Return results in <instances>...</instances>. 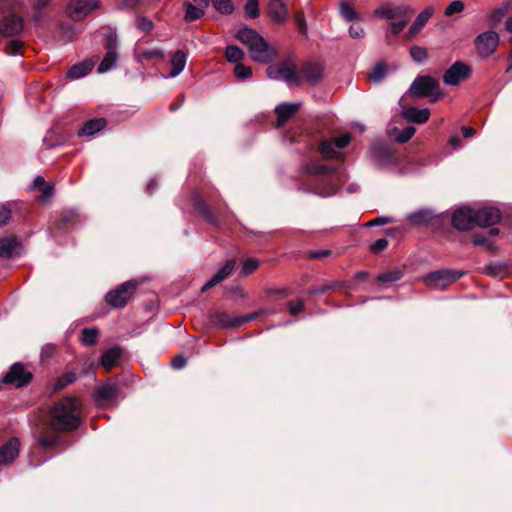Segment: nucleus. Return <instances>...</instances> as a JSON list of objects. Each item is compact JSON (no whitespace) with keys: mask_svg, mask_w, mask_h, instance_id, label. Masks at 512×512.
<instances>
[{"mask_svg":"<svg viewBox=\"0 0 512 512\" xmlns=\"http://www.w3.org/2000/svg\"><path fill=\"white\" fill-rule=\"evenodd\" d=\"M83 220V216L76 209H63L55 215L52 228L61 232H67L76 225L81 224Z\"/></svg>","mask_w":512,"mask_h":512,"instance_id":"obj_7","label":"nucleus"},{"mask_svg":"<svg viewBox=\"0 0 512 512\" xmlns=\"http://www.w3.org/2000/svg\"><path fill=\"white\" fill-rule=\"evenodd\" d=\"M118 390V385L109 380L94 391V400L100 405L110 403L116 399Z\"/></svg>","mask_w":512,"mask_h":512,"instance_id":"obj_16","label":"nucleus"},{"mask_svg":"<svg viewBox=\"0 0 512 512\" xmlns=\"http://www.w3.org/2000/svg\"><path fill=\"white\" fill-rule=\"evenodd\" d=\"M104 47L106 52H117V36L113 33H109L105 38Z\"/></svg>","mask_w":512,"mask_h":512,"instance_id":"obj_59","label":"nucleus"},{"mask_svg":"<svg viewBox=\"0 0 512 512\" xmlns=\"http://www.w3.org/2000/svg\"><path fill=\"white\" fill-rule=\"evenodd\" d=\"M76 379H77V375L74 372L69 371V372L62 374L55 380L54 386H53V391L58 392V391L64 389L68 385L73 384L76 381Z\"/></svg>","mask_w":512,"mask_h":512,"instance_id":"obj_34","label":"nucleus"},{"mask_svg":"<svg viewBox=\"0 0 512 512\" xmlns=\"http://www.w3.org/2000/svg\"><path fill=\"white\" fill-rule=\"evenodd\" d=\"M415 127L413 126H407L405 127L396 137V141L398 143H406L408 142L412 137L413 135L415 134Z\"/></svg>","mask_w":512,"mask_h":512,"instance_id":"obj_52","label":"nucleus"},{"mask_svg":"<svg viewBox=\"0 0 512 512\" xmlns=\"http://www.w3.org/2000/svg\"><path fill=\"white\" fill-rule=\"evenodd\" d=\"M386 73L387 65L384 62H379L369 74V78L374 82H380L385 78Z\"/></svg>","mask_w":512,"mask_h":512,"instance_id":"obj_45","label":"nucleus"},{"mask_svg":"<svg viewBox=\"0 0 512 512\" xmlns=\"http://www.w3.org/2000/svg\"><path fill=\"white\" fill-rule=\"evenodd\" d=\"M401 115L410 123L424 124L429 120L430 110L428 108L408 107L402 110Z\"/></svg>","mask_w":512,"mask_h":512,"instance_id":"obj_21","label":"nucleus"},{"mask_svg":"<svg viewBox=\"0 0 512 512\" xmlns=\"http://www.w3.org/2000/svg\"><path fill=\"white\" fill-rule=\"evenodd\" d=\"M105 126L106 120L104 118L90 119L78 130L77 135L79 137L93 136L97 132L101 131Z\"/></svg>","mask_w":512,"mask_h":512,"instance_id":"obj_26","label":"nucleus"},{"mask_svg":"<svg viewBox=\"0 0 512 512\" xmlns=\"http://www.w3.org/2000/svg\"><path fill=\"white\" fill-rule=\"evenodd\" d=\"M268 313H271V310H269V309H260L258 311L249 313V314L244 315V316H237L236 317V324H238V326H240V325H242L244 323L253 321L254 319L258 318L259 316H262V315H265V314H268Z\"/></svg>","mask_w":512,"mask_h":512,"instance_id":"obj_47","label":"nucleus"},{"mask_svg":"<svg viewBox=\"0 0 512 512\" xmlns=\"http://www.w3.org/2000/svg\"><path fill=\"white\" fill-rule=\"evenodd\" d=\"M183 7L185 10L184 20L186 22L196 21V20L200 19L205 14V11L203 8L197 7L188 1L183 3Z\"/></svg>","mask_w":512,"mask_h":512,"instance_id":"obj_32","label":"nucleus"},{"mask_svg":"<svg viewBox=\"0 0 512 512\" xmlns=\"http://www.w3.org/2000/svg\"><path fill=\"white\" fill-rule=\"evenodd\" d=\"M19 440L15 437L10 438L0 447V465L12 463L19 455Z\"/></svg>","mask_w":512,"mask_h":512,"instance_id":"obj_20","label":"nucleus"},{"mask_svg":"<svg viewBox=\"0 0 512 512\" xmlns=\"http://www.w3.org/2000/svg\"><path fill=\"white\" fill-rule=\"evenodd\" d=\"M287 305H288L289 313L291 315H293V316L298 315L299 313H301L305 309V306H304V303H303L302 300H299L297 302V304H295L293 301H289L287 303Z\"/></svg>","mask_w":512,"mask_h":512,"instance_id":"obj_64","label":"nucleus"},{"mask_svg":"<svg viewBox=\"0 0 512 512\" xmlns=\"http://www.w3.org/2000/svg\"><path fill=\"white\" fill-rule=\"evenodd\" d=\"M24 29V20L21 16L9 13L0 22V33L5 37H14L21 34Z\"/></svg>","mask_w":512,"mask_h":512,"instance_id":"obj_13","label":"nucleus"},{"mask_svg":"<svg viewBox=\"0 0 512 512\" xmlns=\"http://www.w3.org/2000/svg\"><path fill=\"white\" fill-rule=\"evenodd\" d=\"M142 57L147 60L162 59L164 57V52L159 48L150 49L144 51L142 53Z\"/></svg>","mask_w":512,"mask_h":512,"instance_id":"obj_62","label":"nucleus"},{"mask_svg":"<svg viewBox=\"0 0 512 512\" xmlns=\"http://www.w3.org/2000/svg\"><path fill=\"white\" fill-rule=\"evenodd\" d=\"M33 380V374L21 362L13 363L2 378V383L15 388L28 386Z\"/></svg>","mask_w":512,"mask_h":512,"instance_id":"obj_5","label":"nucleus"},{"mask_svg":"<svg viewBox=\"0 0 512 512\" xmlns=\"http://www.w3.org/2000/svg\"><path fill=\"white\" fill-rule=\"evenodd\" d=\"M246 15L249 18H256L260 15L258 0H247L244 6Z\"/></svg>","mask_w":512,"mask_h":512,"instance_id":"obj_48","label":"nucleus"},{"mask_svg":"<svg viewBox=\"0 0 512 512\" xmlns=\"http://www.w3.org/2000/svg\"><path fill=\"white\" fill-rule=\"evenodd\" d=\"M472 74L470 65L462 61L454 62L444 73L443 82L447 85H458L461 81L468 79Z\"/></svg>","mask_w":512,"mask_h":512,"instance_id":"obj_9","label":"nucleus"},{"mask_svg":"<svg viewBox=\"0 0 512 512\" xmlns=\"http://www.w3.org/2000/svg\"><path fill=\"white\" fill-rule=\"evenodd\" d=\"M283 67H284V63L280 64V65L268 66V68L266 70L268 77L271 79H276V80L280 79Z\"/></svg>","mask_w":512,"mask_h":512,"instance_id":"obj_61","label":"nucleus"},{"mask_svg":"<svg viewBox=\"0 0 512 512\" xmlns=\"http://www.w3.org/2000/svg\"><path fill=\"white\" fill-rule=\"evenodd\" d=\"M136 26L139 30L148 33L153 29L154 24L147 17H139L136 20Z\"/></svg>","mask_w":512,"mask_h":512,"instance_id":"obj_57","label":"nucleus"},{"mask_svg":"<svg viewBox=\"0 0 512 512\" xmlns=\"http://www.w3.org/2000/svg\"><path fill=\"white\" fill-rule=\"evenodd\" d=\"M508 6H502L491 11L488 16L487 22L490 28H495L506 16Z\"/></svg>","mask_w":512,"mask_h":512,"instance_id":"obj_37","label":"nucleus"},{"mask_svg":"<svg viewBox=\"0 0 512 512\" xmlns=\"http://www.w3.org/2000/svg\"><path fill=\"white\" fill-rule=\"evenodd\" d=\"M234 73L237 79L243 81L252 76V69L249 66H246L242 63H238L234 68Z\"/></svg>","mask_w":512,"mask_h":512,"instance_id":"obj_49","label":"nucleus"},{"mask_svg":"<svg viewBox=\"0 0 512 512\" xmlns=\"http://www.w3.org/2000/svg\"><path fill=\"white\" fill-rule=\"evenodd\" d=\"M499 43V34L493 30L482 32L474 39L475 49L481 58H488L493 55Z\"/></svg>","mask_w":512,"mask_h":512,"instance_id":"obj_6","label":"nucleus"},{"mask_svg":"<svg viewBox=\"0 0 512 512\" xmlns=\"http://www.w3.org/2000/svg\"><path fill=\"white\" fill-rule=\"evenodd\" d=\"M375 15L384 19L394 20V19H410L413 15V9L405 4L401 5H393L391 3H386L382 5L380 8L375 10Z\"/></svg>","mask_w":512,"mask_h":512,"instance_id":"obj_11","label":"nucleus"},{"mask_svg":"<svg viewBox=\"0 0 512 512\" xmlns=\"http://www.w3.org/2000/svg\"><path fill=\"white\" fill-rule=\"evenodd\" d=\"M319 152L325 159H342V154L337 152L333 143L328 140L320 143Z\"/></svg>","mask_w":512,"mask_h":512,"instance_id":"obj_35","label":"nucleus"},{"mask_svg":"<svg viewBox=\"0 0 512 512\" xmlns=\"http://www.w3.org/2000/svg\"><path fill=\"white\" fill-rule=\"evenodd\" d=\"M295 23L298 27V30L301 34L305 35L307 33V25L306 19L303 11H297L295 13Z\"/></svg>","mask_w":512,"mask_h":512,"instance_id":"obj_58","label":"nucleus"},{"mask_svg":"<svg viewBox=\"0 0 512 512\" xmlns=\"http://www.w3.org/2000/svg\"><path fill=\"white\" fill-rule=\"evenodd\" d=\"M225 56L229 62L238 64L244 58V52L238 46L229 45L226 47Z\"/></svg>","mask_w":512,"mask_h":512,"instance_id":"obj_42","label":"nucleus"},{"mask_svg":"<svg viewBox=\"0 0 512 512\" xmlns=\"http://www.w3.org/2000/svg\"><path fill=\"white\" fill-rule=\"evenodd\" d=\"M403 277V272L399 269L381 273L377 276V281L386 284H392Z\"/></svg>","mask_w":512,"mask_h":512,"instance_id":"obj_39","label":"nucleus"},{"mask_svg":"<svg viewBox=\"0 0 512 512\" xmlns=\"http://www.w3.org/2000/svg\"><path fill=\"white\" fill-rule=\"evenodd\" d=\"M280 79L286 81L289 84L299 85L300 83L299 72L297 73L294 67H288L285 64L281 72Z\"/></svg>","mask_w":512,"mask_h":512,"instance_id":"obj_40","label":"nucleus"},{"mask_svg":"<svg viewBox=\"0 0 512 512\" xmlns=\"http://www.w3.org/2000/svg\"><path fill=\"white\" fill-rule=\"evenodd\" d=\"M19 246L16 237H3L0 239V257L9 259L13 252Z\"/></svg>","mask_w":512,"mask_h":512,"instance_id":"obj_30","label":"nucleus"},{"mask_svg":"<svg viewBox=\"0 0 512 512\" xmlns=\"http://www.w3.org/2000/svg\"><path fill=\"white\" fill-rule=\"evenodd\" d=\"M465 274L466 272L463 270L439 269L430 272L425 277V282L430 287L442 290L463 277Z\"/></svg>","mask_w":512,"mask_h":512,"instance_id":"obj_4","label":"nucleus"},{"mask_svg":"<svg viewBox=\"0 0 512 512\" xmlns=\"http://www.w3.org/2000/svg\"><path fill=\"white\" fill-rule=\"evenodd\" d=\"M259 266V261L256 259L249 258L243 263L241 273L244 276L252 274Z\"/></svg>","mask_w":512,"mask_h":512,"instance_id":"obj_54","label":"nucleus"},{"mask_svg":"<svg viewBox=\"0 0 512 512\" xmlns=\"http://www.w3.org/2000/svg\"><path fill=\"white\" fill-rule=\"evenodd\" d=\"M300 79L303 78L311 85L318 84L323 78V68L315 62H305L299 68Z\"/></svg>","mask_w":512,"mask_h":512,"instance_id":"obj_17","label":"nucleus"},{"mask_svg":"<svg viewBox=\"0 0 512 512\" xmlns=\"http://www.w3.org/2000/svg\"><path fill=\"white\" fill-rule=\"evenodd\" d=\"M81 402L77 397L65 396L48 410L36 432L35 439L45 451L59 448L60 452L70 446L64 433L73 432L81 425Z\"/></svg>","mask_w":512,"mask_h":512,"instance_id":"obj_1","label":"nucleus"},{"mask_svg":"<svg viewBox=\"0 0 512 512\" xmlns=\"http://www.w3.org/2000/svg\"><path fill=\"white\" fill-rule=\"evenodd\" d=\"M435 9L432 6H427L423 11H421L414 22L411 24L417 30L421 32V30L425 27L429 19L433 16Z\"/></svg>","mask_w":512,"mask_h":512,"instance_id":"obj_33","label":"nucleus"},{"mask_svg":"<svg viewBox=\"0 0 512 512\" xmlns=\"http://www.w3.org/2000/svg\"><path fill=\"white\" fill-rule=\"evenodd\" d=\"M409 19H401L399 21H393L389 24V30L392 35L400 34L406 27Z\"/></svg>","mask_w":512,"mask_h":512,"instance_id":"obj_56","label":"nucleus"},{"mask_svg":"<svg viewBox=\"0 0 512 512\" xmlns=\"http://www.w3.org/2000/svg\"><path fill=\"white\" fill-rule=\"evenodd\" d=\"M306 173L317 177H329L336 173L337 168L317 161H312L304 166Z\"/></svg>","mask_w":512,"mask_h":512,"instance_id":"obj_23","label":"nucleus"},{"mask_svg":"<svg viewBox=\"0 0 512 512\" xmlns=\"http://www.w3.org/2000/svg\"><path fill=\"white\" fill-rule=\"evenodd\" d=\"M93 66L94 63L90 60L76 63L68 70L67 77L72 80L82 78L92 71Z\"/></svg>","mask_w":512,"mask_h":512,"instance_id":"obj_27","label":"nucleus"},{"mask_svg":"<svg viewBox=\"0 0 512 512\" xmlns=\"http://www.w3.org/2000/svg\"><path fill=\"white\" fill-rule=\"evenodd\" d=\"M300 104L281 103L275 107L274 113L277 116L276 128H282L298 112Z\"/></svg>","mask_w":512,"mask_h":512,"instance_id":"obj_18","label":"nucleus"},{"mask_svg":"<svg viewBox=\"0 0 512 512\" xmlns=\"http://www.w3.org/2000/svg\"><path fill=\"white\" fill-rule=\"evenodd\" d=\"M236 261L234 259L227 260L223 267H221L215 275L207 281L201 288V292L205 293L209 289L216 286L218 283L224 281L226 278H228L233 270L235 269Z\"/></svg>","mask_w":512,"mask_h":512,"instance_id":"obj_19","label":"nucleus"},{"mask_svg":"<svg viewBox=\"0 0 512 512\" xmlns=\"http://www.w3.org/2000/svg\"><path fill=\"white\" fill-rule=\"evenodd\" d=\"M372 153H373L374 158L383 164H389V163L393 162L395 159L394 153L386 145H382V144L374 145L372 148Z\"/></svg>","mask_w":512,"mask_h":512,"instance_id":"obj_28","label":"nucleus"},{"mask_svg":"<svg viewBox=\"0 0 512 512\" xmlns=\"http://www.w3.org/2000/svg\"><path fill=\"white\" fill-rule=\"evenodd\" d=\"M23 46H24V44L22 41L11 40L7 43V45L5 47V52H6V54H8L10 56H14L21 52Z\"/></svg>","mask_w":512,"mask_h":512,"instance_id":"obj_50","label":"nucleus"},{"mask_svg":"<svg viewBox=\"0 0 512 512\" xmlns=\"http://www.w3.org/2000/svg\"><path fill=\"white\" fill-rule=\"evenodd\" d=\"M97 7V0H73L68 5V16L81 21Z\"/></svg>","mask_w":512,"mask_h":512,"instance_id":"obj_14","label":"nucleus"},{"mask_svg":"<svg viewBox=\"0 0 512 512\" xmlns=\"http://www.w3.org/2000/svg\"><path fill=\"white\" fill-rule=\"evenodd\" d=\"M186 65V55L182 50H178L173 54L171 59V70L170 76L176 77L179 75L185 68Z\"/></svg>","mask_w":512,"mask_h":512,"instance_id":"obj_31","label":"nucleus"},{"mask_svg":"<svg viewBox=\"0 0 512 512\" xmlns=\"http://www.w3.org/2000/svg\"><path fill=\"white\" fill-rule=\"evenodd\" d=\"M505 269L500 264H489L483 268V272L490 277H498L504 273Z\"/></svg>","mask_w":512,"mask_h":512,"instance_id":"obj_53","label":"nucleus"},{"mask_svg":"<svg viewBox=\"0 0 512 512\" xmlns=\"http://www.w3.org/2000/svg\"><path fill=\"white\" fill-rule=\"evenodd\" d=\"M117 59H118L117 52H114V51L106 52L102 61L98 65V68H97L98 72L105 73V72L109 71L111 68H113L115 66Z\"/></svg>","mask_w":512,"mask_h":512,"instance_id":"obj_36","label":"nucleus"},{"mask_svg":"<svg viewBox=\"0 0 512 512\" xmlns=\"http://www.w3.org/2000/svg\"><path fill=\"white\" fill-rule=\"evenodd\" d=\"M409 53H410L411 58L417 63H422L423 61H425L428 58L427 49L422 46H418V45L411 46Z\"/></svg>","mask_w":512,"mask_h":512,"instance_id":"obj_44","label":"nucleus"},{"mask_svg":"<svg viewBox=\"0 0 512 512\" xmlns=\"http://www.w3.org/2000/svg\"><path fill=\"white\" fill-rule=\"evenodd\" d=\"M138 285L137 280H129L120 284L105 295L106 303L113 308H124L134 295Z\"/></svg>","mask_w":512,"mask_h":512,"instance_id":"obj_3","label":"nucleus"},{"mask_svg":"<svg viewBox=\"0 0 512 512\" xmlns=\"http://www.w3.org/2000/svg\"><path fill=\"white\" fill-rule=\"evenodd\" d=\"M332 255V251L329 249L318 250V251H309L307 253V258L311 260H321L327 258Z\"/></svg>","mask_w":512,"mask_h":512,"instance_id":"obj_60","label":"nucleus"},{"mask_svg":"<svg viewBox=\"0 0 512 512\" xmlns=\"http://www.w3.org/2000/svg\"><path fill=\"white\" fill-rule=\"evenodd\" d=\"M435 215L432 210L421 209L408 215L407 219L414 225H426L434 219Z\"/></svg>","mask_w":512,"mask_h":512,"instance_id":"obj_29","label":"nucleus"},{"mask_svg":"<svg viewBox=\"0 0 512 512\" xmlns=\"http://www.w3.org/2000/svg\"><path fill=\"white\" fill-rule=\"evenodd\" d=\"M337 287H338V283L332 281V282H328L323 285H315V286L310 287L307 291V294L309 296L322 295L330 290L336 289Z\"/></svg>","mask_w":512,"mask_h":512,"instance_id":"obj_43","label":"nucleus"},{"mask_svg":"<svg viewBox=\"0 0 512 512\" xmlns=\"http://www.w3.org/2000/svg\"><path fill=\"white\" fill-rule=\"evenodd\" d=\"M212 6L223 15H230L234 12L235 7L232 0H211Z\"/></svg>","mask_w":512,"mask_h":512,"instance_id":"obj_41","label":"nucleus"},{"mask_svg":"<svg viewBox=\"0 0 512 512\" xmlns=\"http://www.w3.org/2000/svg\"><path fill=\"white\" fill-rule=\"evenodd\" d=\"M11 218L10 204H0V227L5 226Z\"/></svg>","mask_w":512,"mask_h":512,"instance_id":"obj_55","label":"nucleus"},{"mask_svg":"<svg viewBox=\"0 0 512 512\" xmlns=\"http://www.w3.org/2000/svg\"><path fill=\"white\" fill-rule=\"evenodd\" d=\"M340 11L343 18L348 22L359 19V14L355 11L353 6L347 2H342L340 4Z\"/></svg>","mask_w":512,"mask_h":512,"instance_id":"obj_46","label":"nucleus"},{"mask_svg":"<svg viewBox=\"0 0 512 512\" xmlns=\"http://www.w3.org/2000/svg\"><path fill=\"white\" fill-rule=\"evenodd\" d=\"M464 8L465 5L461 0H454L446 7L444 14L449 17L455 13L462 12Z\"/></svg>","mask_w":512,"mask_h":512,"instance_id":"obj_51","label":"nucleus"},{"mask_svg":"<svg viewBox=\"0 0 512 512\" xmlns=\"http://www.w3.org/2000/svg\"><path fill=\"white\" fill-rule=\"evenodd\" d=\"M99 336V330L96 327L84 328L81 331V342L86 346H93L96 344Z\"/></svg>","mask_w":512,"mask_h":512,"instance_id":"obj_38","label":"nucleus"},{"mask_svg":"<svg viewBox=\"0 0 512 512\" xmlns=\"http://www.w3.org/2000/svg\"><path fill=\"white\" fill-rule=\"evenodd\" d=\"M477 226L491 227L500 222L502 218L501 211L492 206H485L474 210Z\"/></svg>","mask_w":512,"mask_h":512,"instance_id":"obj_15","label":"nucleus"},{"mask_svg":"<svg viewBox=\"0 0 512 512\" xmlns=\"http://www.w3.org/2000/svg\"><path fill=\"white\" fill-rule=\"evenodd\" d=\"M451 223L459 231L473 229L477 225L474 209L467 206L456 209L452 215Z\"/></svg>","mask_w":512,"mask_h":512,"instance_id":"obj_10","label":"nucleus"},{"mask_svg":"<svg viewBox=\"0 0 512 512\" xmlns=\"http://www.w3.org/2000/svg\"><path fill=\"white\" fill-rule=\"evenodd\" d=\"M439 84V80L432 76H417L409 91L415 97H428L439 89Z\"/></svg>","mask_w":512,"mask_h":512,"instance_id":"obj_8","label":"nucleus"},{"mask_svg":"<svg viewBox=\"0 0 512 512\" xmlns=\"http://www.w3.org/2000/svg\"><path fill=\"white\" fill-rule=\"evenodd\" d=\"M388 246V241L385 238L376 240L371 246L370 251L374 254H378L385 250Z\"/></svg>","mask_w":512,"mask_h":512,"instance_id":"obj_63","label":"nucleus"},{"mask_svg":"<svg viewBox=\"0 0 512 512\" xmlns=\"http://www.w3.org/2000/svg\"><path fill=\"white\" fill-rule=\"evenodd\" d=\"M236 38L248 47L250 56L255 62L269 64L278 57V51L252 28L240 29Z\"/></svg>","mask_w":512,"mask_h":512,"instance_id":"obj_2","label":"nucleus"},{"mask_svg":"<svg viewBox=\"0 0 512 512\" xmlns=\"http://www.w3.org/2000/svg\"><path fill=\"white\" fill-rule=\"evenodd\" d=\"M193 207L210 225L214 227L220 226L222 217L220 208H215V211H213L207 202L199 195L194 196Z\"/></svg>","mask_w":512,"mask_h":512,"instance_id":"obj_12","label":"nucleus"},{"mask_svg":"<svg viewBox=\"0 0 512 512\" xmlns=\"http://www.w3.org/2000/svg\"><path fill=\"white\" fill-rule=\"evenodd\" d=\"M268 12L272 21L282 23L288 15V8L282 0H271L268 4Z\"/></svg>","mask_w":512,"mask_h":512,"instance_id":"obj_24","label":"nucleus"},{"mask_svg":"<svg viewBox=\"0 0 512 512\" xmlns=\"http://www.w3.org/2000/svg\"><path fill=\"white\" fill-rule=\"evenodd\" d=\"M210 323L213 327L222 329L238 327V324H236V317H231L225 311L212 313L210 315Z\"/></svg>","mask_w":512,"mask_h":512,"instance_id":"obj_25","label":"nucleus"},{"mask_svg":"<svg viewBox=\"0 0 512 512\" xmlns=\"http://www.w3.org/2000/svg\"><path fill=\"white\" fill-rule=\"evenodd\" d=\"M122 354L123 349L119 346H114L103 352L100 358V365L106 372H109L116 365Z\"/></svg>","mask_w":512,"mask_h":512,"instance_id":"obj_22","label":"nucleus"}]
</instances>
